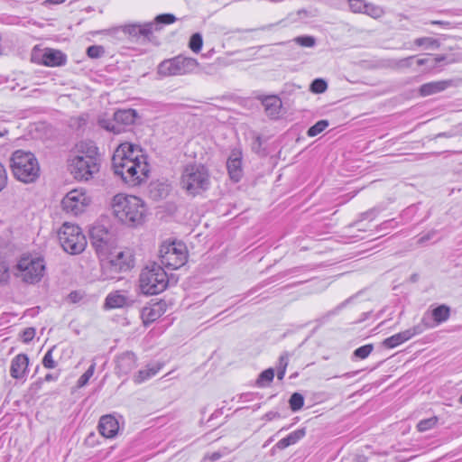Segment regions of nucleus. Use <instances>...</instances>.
Here are the masks:
<instances>
[{
  "mask_svg": "<svg viewBox=\"0 0 462 462\" xmlns=\"http://www.w3.org/2000/svg\"><path fill=\"white\" fill-rule=\"evenodd\" d=\"M100 162L96 144L91 141H83L76 144L68 160V166L76 180L88 181L99 172Z\"/></svg>",
  "mask_w": 462,
  "mask_h": 462,
  "instance_id": "1",
  "label": "nucleus"
},
{
  "mask_svg": "<svg viewBox=\"0 0 462 462\" xmlns=\"http://www.w3.org/2000/svg\"><path fill=\"white\" fill-rule=\"evenodd\" d=\"M114 216L128 226H137L144 222L146 206L138 197L117 194L112 201Z\"/></svg>",
  "mask_w": 462,
  "mask_h": 462,
  "instance_id": "2",
  "label": "nucleus"
},
{
  "mask_svg": "<svg viewBox=\"0 0 462 462\" xmlns=\"http://www.w3.org/2000/svg\"><path fill=\"white\" fill-rule=\"evenodd\" d=\"M11 169L14 176L24 183L34 182L40 176V165L31 152L17 150L11 157Z\"/></svg>",
  "mask_w": 462,
  "mask_h": 462,
  "instance_id": "3",
  "label": "nucleus"
},
{
  "mask_svg": "<svg viewBox=\"0 0 462 462\" xmlns=\"http://www.w3.org/2000/svg\"><path fill=\"white\" fill-rule=\"evenodd\" d=\"M139 281L142 291L148 295L162 292L169 283L166 272L157 263L147 264L142 270Z\"/></svg>",
  "mask_w": 462,
  "mask_h": 462,
  "instance_id": "4",
  "label": "nucleus"
},
{
  "mask_svg": "<svg viewBox=\"0 0 462 462\" xmlns=\"http://www.w3.org/2000/svg\"><path fill=\"white\" fill-rule=\"evenodd\" d=\"M209 185V174L201 164L187 165L182 172L181 186L190 195L196 196L205 191Z\"/></svg>",
  "mask_w": 462,
  "mask_h": 462,
  "instance_id": "5",
  "label": "nucleus"
},
{
  "mask_svg": "<svg viewBox=\"0 0 462 462\" xmlns=\"http://www.w3.org/2000/svg\"><path fill=\"white\" fill-rule=\"evenodd\" d=\"M58 238L64 251L70 254L82 253L87 245V239L81 228L68 222L59 229Z\"/></svg>",
  "mask_w": 462,
  "mask_h": 462,
  "instance_id": "6",
  "label": "nucleus"
},
{
  "mask_svg": "<svg viewBox=\"0 0 462 462\" xmlns=\"http://www.w3.org/2000/svg\"><path fill=\"white\" fill-rule=\"evenodd\" d=\"M199 66L196 59L178 55L162 60L157 68V73L162 77L182 76L192 73Z\"/></svg>",
  "mask_w": 462,
  "mask_h": 462,
  "instance_id": "7",
  "label": "nucleus"
},
{
  "mask_svg": "<svg viewBox=\"0 0 462 462\" xmlns=\"http://www.w3.org/2000/svg\"><path fill=\"white\" fill-rule=\"evenodd\" d=\"M45 272V263L42 258L32 255H23L16 264L15 275L27 283H35L42 280Z\"/></svg>",
  "mask_w": 462,
  "mask_h": 462,
  "instance_id": "8",
  "label": "nucleus"
},
{
  "mask_svg": "<svg viewBox=\"0 0 462 462\" xmlns=\"http://www.w3.org/2000/svg\"><path fill=\"white\" fill-rule=\"evenodd\" d=\"M159 255L162 264L171 269L183 266L188 258L186 246L180 243L162 245Z\"/></svg>",
  "mask_w": 462,
  "mask_h": 462,
  "instance_id": "9",
  "label": "nucleus"
},
{
  "mask_svg": "<svg viewBox=\"0 0 462 462\" xmlns=\"http://www.w3.org/2000/svg\"><path fill=\"white\" fill-rule=\"evenodd\" d=\"M90 240L99 257L106 256L114 248V236L104 226H94L90 229Z\"/></svg>",
  "mask_w": 462,
  "mask_h": 462,
  "instance_id": "10",
  "label": "nucleus"
},
{
  "mask_svg": "<svg viewBox=\"0 0 462 462\" xmlns=\"http://www.w3.org/2000/svg\"><path fill=\"white\" fill-rule=\"evenodd\" d=\"M89 203L90 199L84 191L72 189L61 200V207L67 213L77 216L85 211Z\"/></svg>",
  "mask_w": 462,
  "mask_h": 462,
  "instance_id": "11",
  "label": "nucleus"
},
{
  "mask_svg": "<svg viewBox=\"0 0 462 462\" xmlns=\"http://www.w3.org/2000/svg\"><path fill=\"white\" fill-rule=\"evenodd\" d=\"M149 172V165L146 160L137 161L133 162L130 169L124 172V175H120L122 180L131 187H135L143 182Z\"/></svg>",
  "mask_w": 462,
  "mask_h": 462,
  "instance_id": "12",
  "label": "nucleus"
},
{
  "mask_svg": "<svg viewBox=\"0 0 462 462\" xmlns=\"http://www.w3.org/2000/svg\"><path fill=\"white\" fill-rule=\"evenodd\" d=\"M430 324L426 322L425 318L421 319V322L409 329L397 333L390 337L383 340V345L388 348H393L402 343L409 340L412 337L421 334L425 329L430 328Z\"/></svg>",
  "mask_w": 462,
  "mask_h": 462,
  "instance_id": "13",
  "label": "nucleus"
},
{
  "mask_svg": "<svg viewBox=\"0 0 462 462\" xmlns=\"http://www.w3.org/2000/svg\"><path fill=\"white\" fill-rule=\"evenodd\" d=\"M134 117H101L98 125L103 129L118 134L130 130L134 125Z\"/></svg>",
  "mask_w": 462,
  "mask_h": 462,
  "instance_id": "14",
  "label": "nucleus"
},
{
  "mask_svg": "<svg viewBox=\"0 0 462 462\" xmlns=\"http://www.w3.org/2000/svg\"><path fill=\"white\" fill-rule=\"evenodd\" d=\"M119 32H124L125 34L133 36V37H138V36H143V37H149L150 34L153 32V23H144V24H127L121 27H115L107 30L102 31L103 33L114 35Z\"/></svg>",
  "mask_w": 462,
  "mask_h": 462,
  "instance_id": "15",
  "label": "nucleus"
},
{
  "mask_svg": "<svg viewBox=\"0 0 462 462\" xmlns=\"http://www.w3.org/2000/svg\"><path fill=\"white\" fill-rule=\"evenodd\" d=\"M99 258L104 269L118 273L129 267L125 260V254L123 251H116L115 247L109 251L106 256Z\"/></svg>",
  "mask_w": 462,
  "mask_h": 462,
  "instance_id": "16",
  "label": "nucleus"
},
{
  "mask_svg": "<svg viewBox=\"0 0 462 462\" xmlns=\"http://www.w3.org/2000/svg\"><path fill=\"white\" fill-rule=\"evenodd\" d=\"M226 169L230 179L238 182L243 176L242 168V152L238 149H234L226 162Z\"/></svg>",
  "mask_w": 462,
  "mask_h": 462,
  "instance_id": "17",
  "label": "nucleus"
},
{
  "mask_svg": "<svg viewBox=\"0 0 462 462\" xmlns=\"http://www.w3.org/2000/svg\"><path fill=\"white\" fill-rule=\"evenodd\" d=\"M452 86V80H437L422 84L419 89V95L422 97L436 95L445 91Z\"/></svg>",
  "mask_w": 462,
  "mask_h": 462,
  "instance_id": "18",
  "label": "nucleus"
},
{
  "mask_svg": "<svg viewBox=\"0 0 462 462\" xmlns=\"http://www.w3.org/2000/svg\"><path fill=\"white\" fill-rule=\"evenodd\" d=\"M98 430L102 436L106 438H113L116 435L119 430V424L114 416L110 414L104 415L99 420Z\"/></svg>",
  "mask_w": 462,
  "mask_h": 462,
  "instance_id": "19",
  "label": "nucleus"
},
{
  "mask_svg": "<svg viewBox=\"0 0 462 462\" xmlns=\"http://www.w3.org/2000/svg\"><path fill=\"white\" fill-rule=\"evenodd\" d=\"M29 358L25 354L17 355L11 362L10 374L14 379H22L25 375Z\"/></svg>",
  "mask_w": 462,
  "mask_h": 462,
  "instance_id": "20",
  "label": "nucleus"
},
{
  "mask_svg": "<svg viewBox=\"0 0 462 462\" xmlns=\"http://www.w3.org/2000/svg\"><path fill=\"white\" fill-rule=\"evenodd\" d=\"M124 147L122 149H116L112 157V167L116 175H124V172L130 169L131 164L134 162L129 161L125 158L124 153Z\"/></svg>",
  "mask_w": 462,
  "mask_h": 462,
  "instance_id": "21",
  "label": "nucleus"
},
{
  "mask_svg": "<svg viewBox=\"0 0 462 462\" xmlns=\"http://www.w3.org/2000/svg\"><path fill=\"white\" fill-rule=\"evenodd\" d=\"M136 365V356L133 352H125L116 359V369L123 374H129Z\"/></svg>",
  "mask_w": 462,
  "mask_h": 462,
  "instance_id": "22",
  "label": "nucleus"
},
{
  "mask_svg": "<svg viewBox=\"0 0 462 462\" xmlns=\"http://www.w3.org/2000/svg\"><path fill=\"white\" fill-rule=\"evenodd\" d=\"M66 60V55L58 50L47 49L42 55L43 64L49 67L61 66Z\"/></svg>",
  "mask_w": 462,
  "mask_h": 462,
  "instance_id": "23",
  "label": "nucleus"
},
{
  "mask_svg": "<svg viewBox=\"0 0 462 462\" xmlns=\"http://www.w3.org/2000/svg\"><path fill=\"white\" fill-rule=\"evenodd\" d=\"M261 105L269 116H274L280 113L282 102L277 96H266L261 99Z\"/></svg>",
  "mask_w": 462,
  "mask_h": 462,
  "instance_id": "24",
  "label": "nucleus"
},
{
  "mask_svg": "<svg viewBox=\"0 0 462 462\" xmlns=\"http://www.w3.org/2000/svg\"><path fill=\"white\" fill-rule=\"evenodd\" d=\"M129 304V299L119 291L109 293L105 302V306L107 309L123 308Z\"/></svg>",
  "mask_w": 462,
  "mask_h": 462,
  "instance_id": "25",
  "label": "nucleus"
},
{
  "mask_svg": "<svg viewBox=\"0 0 462 462\" xmlns=\"http://www.w3.org/2000/svg\"><path fill=\"white\" fill-rule=\"evenodd\" d=\"M124 147V153L125 158L131 162H136L137 161L146 160V157L142 153V149L134 144L125 143H121L116 149H122Z\"/></svg>",
  "mask_w": 462,
  "mask_h": 462,
  "instance_id": "26",
  "label": "nucleus"
},
{
  "mask_svg": "<svg viewBox=\"0 0 462 462\" xmlns=\"http://www.w3.org/2000/svg\"><path fill=\"white\" fill-rule=\"evenodd\" d=\"M305 436V430L300 429L290 433L287 437L280 439L276 447L280 449H283L291 445L295 444L298 440Z\"/></svg>",
  "mask_w": 462,
  "mask_h": 462,
  "instance_id": "27",
  "label": "nucleus"
},
{
  "mask_svg": "<svg viewBox=\"0 0 462 462\" xmlns=\"http://www.w3.org/2000/svg\"><path fill=\"white\" fill-rule=\"evenodd\" d=\"M450 316V309L446 305H440L432 310V317L439 324L448 319Z\"/></svg>",
  "mask_w": 462,
  "mask_h": 462,
  "instance_id": "28",
  "label": "nucleus"
},
{
  "mask_svg": "<svg viewBox=\"0 0 462 462\" xmlns=\"http://www.w3.org/2000/svg\"><path fill=\"white\" fill-rule=\"evenodd\" d=\"M160 370V367H147L145 369L140 370L137 374L134 375V381L136 383H141L144 382L145 380L151 378L152 376L155 375L158 371Z\"/></svg>",
  "mask_w": 462,
  "mask_h": 462,
  "instance_id": "29",
  "label": "nucleus"
},
{
  "mask_svg": "<svg viewBox=\"0 0 462 462\" xmlns=\"http://www.w3.org/2000/svg\"><path fill=\"white\" fill-rule=\"evenodd\" d=\"M176 21V17L171 14H163L157 15L154 19L153 31H159L162 29V24H171Z\"/></svg>",
  "mask_w": 462,
  "mask_h": 462,
  "instance_id": "30",
  "label": "nucleus"
},
{
  "mask_svg": "<svg viewBox=\"0 0 462 462\" xmlns=\"http://www.w3.org/2000/svg\"><path fill=\"white\" fill-rule=\"evenodd\" d=\"M415 45L419 47H424L425 49H438L440 46L439 42L437 39L431 37H421L417 38L414 41Z\"/></svg>",
  "mask_w": 462,
  "mask_h": 462,
  "instance_id": "31",
  "label": "nucleus"
},
{
  "mask_svg": "<svg viewBox=\"0 0 462 462\" xmlns=\"http://www.w3.org/2000/svg\"><path fill=\"white\" fill-rule=\"evenodd\" d=\"M328 89V83L325 79L319 78L315 79L310 86V90L314 94H322Z\"/></svg>",
  "mask_w": 462,
  "mask_h": 462,
  "instance_id": "32",
  "label": "nucleus"
},
{
  "mask_svg": "<svg viewBox=\"0 0 462 462\" xmlns=\"http://www.w3.org/2000/svg\"><path fill=\"white\" fill-rule=\"evenodd\" d=\"M274 377V370L273 368H268L262 372L256 381V384L258 386H264L269 384Z\"/></svg>",
  "mask_w": 462,
  "mask_h": 462,
  "instance_id": "33",
  "label": "nucleus"
},
{
  "mask_svg": "<svg viewBox=\"0 0 462 462\" xmlns=\"http://www.w3.org/2000/svg\"><path fill=\"white\" fill-rule=\"evenodd\" d=\"M290 407L293 411L300 410L304 405V397L299 393L291 394L289 400Z\"/></svg>",
  "mask_w": 462,
  "mask_h": 462,
  "instance_id": "34",
  "label": "nucleus"
},
{
  "mask_svg": "<svg viewBox=\"0 0 462 462\" xmlns=\"http://www.w3.org/2000/svg\"><path fill=\"white\" fill-rule=\"evenodd\" d=\"M328 125L329 123L328 120H320L308 130L307 134L310 137H314L322 133Z\"/></svg>",
  "mask_w": 462,
  "mask_h": 462,
  "instance_id": "35",
  "label": "nucleus"
},
{
  "mask_svg": "<svg viewBox=\"0 0 462 462\" xmlns=\"http://www.w3.org/2000/svg\"><path fill=\"white\" fill-rule=\"evenodd\" d=\"M364 14H366L367 15H369L374 19H377V18L382 17L384 14V11L379 5L366 3Z\"/></svg>",
  "mask_w": 462,
  "mask_h": 462,
  "instance_id": "36",
  "label": "nucleus"
},
{
  "mask_svg": "<svg viewBox=\"0 0 462 462\" xmlns=\"http://www.w3.org/2000/svg\"><path fill=\"white\" fill-rule=\"evenodd\" d=\"M202 44H203V40H202V36L200 33H198V32L194 33L190 37L189 46L193 52H195V53L199 52L202 48Z\"/></svg>",
  "mask_w": 462,
  "mask_h": 462,
  "instance_id": "37",
  "label": "nucleus"
},
{
  "mask_svg": "<svg viewBox=\"0 0 462 462\" xmlns=\"http://www.w3.org/2000/svg\"><path fill=\"white\" fill-rule=\"evenodd\" d=\"M156 307H159V305L157 304ZM142 316L145 319V322H152L160 317V313L155 310L154 306L153 308H144L143 310Z\"/></svg>",
  "mask_w": 462,
  "mask_h": 462,
  "instance_id": "38",
  "label": "nucleus"
},
{
  "mask_svg": "<svg viewBox=\"0 0 462 462\" xmlns=\"http://www.w3.org/2000/svg\"><path fill=\"white\" fill-rule=\"evenodd\" d=\"M437 417H431L426 420H422L417 424V429L419 431L423 432L432 429L437 424Z\"/></svg>",
  "mask_w": 462,
  "mask_h": 462,
  "instance_id": "39",
  "label": "nucleus"
},
{
  "mask_svg": "<svg viewBox=\"0 0 462 462\" xmlns=\"http://www.w3.org/2000/svg\"><path fill=\"white\" fill-rule=\"evenodd\" d=\"M105 54V48L101 45H91L87 49V55L91 59L101 58Z\"/></svg>",
  "mask_w": 462,
  "mask_h": 462,
  "instance_id": "40",
  "label": "nucleus"
},
{
  "mask_svg": "<svg viewBox=\"0 0 462 462\" xmlns=\"http://www.w3.org/2000/svg\"><path fill=\"white\" fill-rule=\"evenodd\" d=\"M374 346L372 344L365 345L355 350L354 356L360 359L366 358L373 351Z\"/></svg>",
  "mask_w": 462,
  "mask_h": 462,
  "instance_id": "41",
  "label": "nucleus"
},
{
  "mask_svg": "<svg viewBox=\"0 0 462 462\" xmlns=\"http://www.w3.org/2000/svg\"><path fill=\"white\" fill-rule=\"evenodd\" d=\"M55 348V346H52L44 356L42 359V365L45 368L52 369L55 368L57 365V363L52 358V352Z\"/></svg>",
  "mask_w": 462,
  "mask_h": 462,
  "instance_id": "42",
  "label": "nucleus"
},
{
  "mask_svg": "<svg viewBox=\"0 0 462 462\" xmlns=\"http://www.w3.org/2000/svg\"><path fill=\"white\" fill-rule=\"evenodd\" d=\"M366 3L364 0H349L348 5L353 13H365Z\"/></svg>",
  "mask_w": 462,
  "mask_h": 462,
  "instance_id": "43",
  "label": "nucleus"
},
{
  "mask_svg": "<svg viewBox=\"0 0 462 462\" xmlns=\"http://www.w3.org/2000/svg\"><path fill=\"white\" fill-rule=\"evenodd\" d=\"M95 370V365H91L88 370L79 377L78 381V386L83 387L88 383L89 379L92 377Z\"/></svg>",
  "mask_w": 462,
  "mask_h": 462,
  "instance_id": "44",
  "label": "nucleus"
},
{
  "mask_svg": "<svg viewBox=\"0 0 462 462\" xmlns=\"http://www.w3.org/2000/svg\"><path fill=\"white\" fill-rule=\"evenodd\" d=\"M295 42L303 47H313L315 39L312 36H300L295 38Z\"/></svg>",
  "mask_w": 462,
  "mask_h": 462,
  "instance_id": "45",
  "label": "nucleus"
},
{
  "mask_svg": "<svg viewBox=\"0 0 462 462\" xmlns=\"http://www.w3.org/2000/svg\"><path fill=\"white\" fill-rule=\"evenodd\" d=\"M9 279V267L5 261L0 260V282H6Z\"/></svg>",
  "mask_w": 462,
  "mask_h": 462,
  "instance_id": "46",
  "label": "nucleus"
},
{
  "mask_svg": "<svg viewBox=\"0 0 462 462\" xmlns=\"http://www.w3.org/2000/svg\"><path fill=\"white\" fill-rule=\"evenodd\" d=\"M7 181L8 176L4 164L0 162V192L7 186Z\"/></svg>",
  "mask_w": 462,
  "mask_h": 462,
  "instance_id": "47",
  "label": "nucleus"
},
{
  "mask_svg": "<svg viewBox=\"0 0 462 462\" xmlns=\"http://www.w3.org/2000/svg\"><path fill=\"white\" fill-rule=\"evenodd\" d=\"M413 59H414V56H410L407 58L398 60L396 61L395 65L397 68H409L412 65Z\"/></svg>",
  "mask_w": 462,
  "mask_h": 462,
  "instance_id": "48",
  "label": "nucleus"
},
{
  "mask_svg": "<svg viewBox=\"0 0 462 462\" xmlns=\"http://www.w3.org/2000/svg\"><path fill=\"white\" fill-rule=\"evenodd\" d=\"M252 149L254 152L258 153V154H262V155H264L265 152H263V148H262V139L260 136H256L253 144H252Z\"/></svg>",
  "mask_w": 462,
  "mask_h": 462,
  "instance_id": "49",
  "label": "nucleus"
},
{
  "mask_svg": "<svg viewBox=\"0 0 462 462\" xmlns=\"http://www.w3.org/2000/svg\"><path fill=\"white\" fill-rule=\"evenodd\" d=\"M35 336V329L33 328H27L23 332V340L24 342L31 341Z\"/></svg>",
  "mask_w": 462,
  "mask_h": 462,
  "instance_id": "50",
  "label": "nucleus"
},
{
  "mask_svg": "<svg viewBox=\"0 0 462 462\" xmlns=\"http://www.w3.org/2000/svg\"><path fill=\"white\" fill-rule=\"evenodd\" d=\"M288 362H289L288 354L285 353V354L282 355L279 358V364H278L277 369L286 370V368L288 366Z\"/></svg>",
  "mask_w": 462,
  "mask_h": 462,
  "instance_id": "51",
  "label": "nucleus"
},
{
  "mask_svg": "<svg viewBox=\"0 0 462 462\" xmlns=\"http://www.w3.org/2000/svg\"><path fill=\"white\" fill-rule=\"evenodd\" d=\"M279 417H280L279 412H277V411H269V412H267L263 416V419H265L266 420H272L279 418Z\"/></svg>",
  "mask_w": 462,
  "mask_h": 462,
  "instance_id": "52",
  "label": "nucleus"
},
{
  "mask_svg": "<svg viewBox=\"0 0 462 462\" xmlns=\"http://www.w3.org/2000/svg\"><path fill=\"white\" fill-rule=\"evenodd\" d=\"M66 0H44L42 5H45V6H49V5H61Z\"/></svg>",
  "mask_w": 462,
  "mask_h": 462,
  "instance_id": "53",
  "label": "nucleus"
},
{
  "mask_svg": "<svg viewBox=\"0 0 462 462\" xmlns=\"http://www.w3.org/2000/svg\"><path fill=\"white\" fill-rule=\"evenodd\" d=\"M435 235V232L432 231L430 233H429L428 235L424 236H421L419 240L420 243H424L425 241H428L429 239H430L432 237V236Z\"/></svg>",
  "mask_w": 462,
  "mask_h": 462,
  "instance_id": "54",
  "label": "nucleus"
},
{
  "mask_svg": "<svg viewBox=\"0 0 462 462\" xmlns=\"http://www.w3.org/2000/svg\"><path fill=\"white\" fill-rule=\"evenodd\" d=\"M57 378H58V375H54L52 374H47L44 377V381H46V382L54 381V380H57Z\"/></svg>",
  "mask_w": 462,
  "mask_h": 462,
  "instance_id": "55",
  "label": "nucleus"
},
{
  "mask_svg": "<svg viewBox=\"0 0 462 462\" xmlns=\"http://www.w3.org/2000/svg\"><path fill=\"white\" fill-rule=\"evenodd\" d=\"M429 61H430V60H429V59H427V58H423V59H419V60H417V61H416V62H417V65H418V66H423V65H425V64H428V63H429Z\"/></svg>",
  "mask_w": 462,
  "mask_h": 462,
  "instance_id": "56",
  "label": "nucleus"
},
{
  "mask_svg": "<svg viewBox=\"0 0 462 462\" xmlns=\"http://www.w3.org/2000/svg\"><path fill=\"white\" fill-rule=\"evenodd\" d=\"M373 216H374V210H370V211L363 213L362 214V218L365 219V218H368V217H373Z\"/></svg>",
  "mask_w": 462,
  "mask_h": 462,
  "instance_id": "57",
  "label": "nucleus"
},
{
  "mask_svg": "<svg viewBox=\"0 0 462 462\" xmlns=\"http://www.w3.org/2000/svg\"><path fill=\"white\" fill-rule=\"evenodd\" d=\"M286 370L277 369V378L282 380L285 375Z\"/></svg>",
  "mask_w": 462,
  "mask_h": 462,
  "instance_id": "58",
  "label": "nucleus"
},
{
  "mask_svg": "<svg viewBox=\"0 0 462 462\" xmlns=\"http://www.w3.org/2000/svg\"><path fill=\"white\" fill-rule=\"evenodd\" d=\"M446 57L444 55H437L435 58H434V64L435 63H439V62H441L443 60H445Z\"/></svg>",
  "mask_w": 462,
  "mask_h": 462,
  "instance_id": "59",
  "label": "nucleus"
},
{
  "mask_svg": "<svg viewBox=\"0 0 462 462\" xmlns=\"http://www.w3.org/2000/svg\"><path fill=\"white\" fill-rule=\"evenodd\" d=\"M219 457H220V454H219V453H217V452L213 453V454H212V456H211V459H212V460H216V459H217V458H219Z\"/></svg>",
  "mask_w": 462,
  "mask_h": 462,
  "instance_id": "60",
  "label": "nucleus"
},
{
  "mask_svg": "<svg viewBox=\"0 0 462 462\" xmlns=\"http://www.w3.org/2000/svg\"><path fill=\"white\" fill-rule=\"evenodd\" d=\"M129 112H130V116H137V113L134 109H131V110H129Z\"/></svg>",
  "mask_w": 462,
  "mask_h": 462,
  "instance_id": "61",
  "label": "nucleus"
},
{
  "mask_svg": "<svg viewBox=\"0 0 462 462\" xmlns=\"http://www.w3.org/2000/svg\"><path fill=\"white\" fill-rule=\"evenodd\" d=\"M431 23L432 24H443V22H441V21H432Z\"/></svg>",
  "mask_w": 462,
  "mask_h": 462,
  "instance_id": "62",
  "label": "nucleus"
},
{
  "mask_svg": "<svg viewBox=\"0 0 462 462\" xmlns=\"http://www.w3.org/2000/svg\"><path fill=\"white\" fill-rule=\"evenodd\" d=\"M120 113H121V111H116V112L114 113L113 116H119Z\"/></svg>",
  "mask_w": 462,
  "mask_h": 462,
  "instance_id": "63",
  "label": "nucleus"
},
{
  "mask_svg": "<svg viewBox=\"0 0 462 462\" xmlns=\"http://www.w3.org/2000/svg\"><path fill=\"white\" fill-rule=\"evenodd\" d=\"M4 132H6V131L5 130H4V131L0 130V136L4 135Z\"/></svg>",
  "mask_w": 462,
  "mask_h": 462,
  "instance_id": "64",
  "label": "nucleus"
}]
</instances>
